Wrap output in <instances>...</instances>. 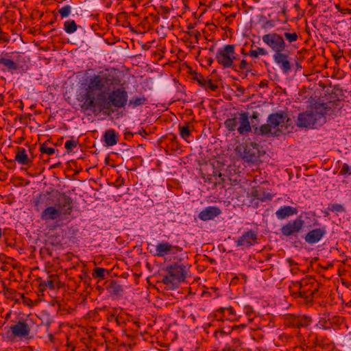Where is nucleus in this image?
Masks as SVG:
<instances>
[{
    "mask_svg": "<svg viewBox=\"0 0 351 351\" xmlns=\"http://www.w3.org/2000/svg\"><path fill=\"white\" fill-rule=\"evenodd\" d=\"M106 289L110 295L117 299L121 298L123 293V286L115 280L106 282Z\"/></svg>",
    "mask_w": 351,
    "mask_h": 351,
    "instance_id": "20",
    "label": "nucleus"
},
{
    "mask_svg": "<svg viewBox=\"0 0 351 351\" xmlns=\"http://www.w3.org/2000/svg\"><path fill=\"white\" fill-rule=\"evenodd\" d=\"M258 240V233L253 230H249L243 233L236 241L238 247L249 248L254 245Z\"/></svg>",
    "mask_w": 351,
    "mask_h": 351,
    "instance_id": "13",
    "label": "nucleus"
},
{
    "mask_svg": "<svg viewBox=\"0 0 351 351\" xmlns=\"http://www.w3.org/2000/svg\"><path fill=\"white\" fill-rule=\"evenodd\" d=\"M39 287L40 291L45 290L47 287L53 290L55 289L54 280L52 279L47 280H40L39 283Z\"/></svg>",
    "mask_w": 351,
    "mask_h": 351,
    "instance_id": "39",
    "label": "nucleus"
},
{
    "mask_svg": "<svg viewBox=\"0 0 351 351\" xmlns=\"http://www.w3.org/2000/svg\"><path fill=\"white\" fill-rule=\"evenodd\" d=\"M247 197H251L249 206L258 207V201L265 202L267 199L271 200L272 195L267 193L265 189L261 186L253 187L250 193H247Z\"/></svg>",
    "mask_w": 351,
    "mask_h": 351,
    "instance_id": "11",
    "label": "nucleus"
},
{
    "mask_svg": "<svg viewBox=\"0 0 351 351\" xmlns=\"http://www.w3.org/2000/svg\"><path fill=\"white\" fill-rule=\"evenodd\" d=\"M71 12V7L69 5H64L58 10L62 18L69 16Z\"/></svg>",
    "mask_w": 351,
    "mask_h": 351,
    "instance_id": "46",
    "label": "nucleus"
},
{
    "mask_svg": "<svg viewBox=\"0 0 351 351\" xmlns=\"http://www.w3.org/2000/svg\"><path fill=\"white\" fill-rule=\"evenodd\" d=\"M78 143V140H68L64 143V147L68 152H71L74 148L77 147Z\"/></svg>",
    "mask_w": 351,
    "mask_h": 351,
    "instance_id": "42",
    "label": "nucleus"
},
{
    "mask_svg": "<svg viewBox=\"0 0 351 351\" xmlns=\"http://www.w3.org/2000/svg\"><path fill=\"white\" fill-rule=\"evenodd\" d=\"M14 161L17 162L19 165L28 167L32 165V158H29L25 149L21 147H16Z\"/></svg>",
    "mask_w": 351,
    "mask_h": 351,
    "instance_id": "21",
    "label": "nucleus"
},
{
    "mask_svg": "<svg viewBox=\"0 0 351 351\" xmlns=\"http://www.w3.org/2000/svg\"><path fill=\"white\" fill-rule=\"evenodd\" d=\"M343 106V101L339 99V101L332 100V103L330 104V115L332 114L335 116L340 115L341 114V109Z\"/></svg>",
    "mask_w": 351,
    "mask_h": 351,
    "instance_id": "31",
    "label": "nucleus"
},
{
    "mask_svg": "<svg viewBox=\"0 0 351 351\" xmlns=\"http://www.w3.org/2000/svg\"><path fill=\"white\" fill-rule=\"evenodd\" d=\"M287 320L289 322V324L293 326L298 328V324H299V315H287Z\"/></svg>",
    "mask_w": 351,
    "mask_h": 351,
    "instance_id": "44",
    "label": "nucleus"
},
{
    "mask_svg": "<svg viewBox=\"0 0 351 351\" xmlns=\"http://www.w3.org/2000/svg\"><path fill=\"white\" fill-rule=\"evenodd\" d=\"M344 95L343 90L339 87V85H334L332 92L330 93V104L332 103V100L343 101Z\"/></svg>",
    "mask_w": 351,
    "mask_h": 351,
    "instance_id": "30",
    "label": "nucleus"
},
{
    "mask_svg": "<svg viewBox=\"0 0 351 351\" xmlns=\"http://www.w3.org/2000/svg\"><path fill=\"white\" fill-rule=\"evenodd\" d=\"M239 117L234 115V117L229 118L226 119L224 122V125L226 129L230 132L237 130L238 125H239Z\"/></svg>",
    "mask_w": 351,
    "mask_h": 351,
    "instance_id": "32",
    "label": "nucleus"
},
{
    "mask_svg": "<svg viewBox=\"0 0 351 351\" xmlns=\"http://www.w3.org/2000/svg\"><path fill=\"white\" fill-rule=\"evenodd\" d=\"M187 34L190 36L195 37V43H198L199 38L201 36V34L199 31L194 30V31L189 32H187Z\"/></svg>",
    "mask_w": 351,
    "mask_h": 351,
    "instance_id": "54",
    "label": "nucleus"
},
{
    "mask_svg": "<svg viewBox=\"0 0 351 351\" xmlns=\"http://www.w3.org/2000/svg\"><path fill=\"white\" fill-rule=\"evenodd\" d=\"M221 213L220 208L215 206H209L203 209L198 215L199 219L204 221L213 220Z\"/></svg>",
    "mask_w": 351,
    "mask_h": 351,
    "instance_id": "17",
    "label": "nucleus"
},
{
    "mask_svg": "<svg viewBox=\"0 0 351 351\" xmlns=\"http://www.w3.org/2000/svg\"><path fill=\"white\" fill-rule=\"evenodd\" d=\"M297 213L298 210L296 208L291 206H283L280 207L276 212V215L278 219H285Z\"/></svg>",
    "mask_w": 351,
    "mask_h": 351,
    "instance_id": "25",
    "label": "nucleus"
},
{
    "mask_svg": "<svg viewBox=\"0 0 351 351\" xmlns=\"http://www.w3.org/2000/svg\"><path fill=\"white\" fill-rule=\"evenodd\" d=\"M327 110L326 104L316 102L314 105L309 106L305 112L298 114L296 125L302 128L320 126L326 122Z\"/></svg>",
    "mask_w": 351,
    "mask_h": 351,
    "instance_id": "3",
    "label": "nucleus"
},
{
    "mask_svg": "<svg viewBox=\"0 0 351 351\" xmlns=\"http://www.w3.org/2000/svg\"><path fill=\"white\" fill-rule=\"evenodd\" d=\"M284 37L290 43L296 41L298 38V36L296 32H285Z\"/></svg>",
    "mask_w": 351,
    "mask_h": 351,
    "instance_id": "47",
    "label": "nucleus"
},
{
    "mask_svg": "<svg viewBox=\"0 0 351 351\" xmlns=\"http://www.w3.org/2000/svg\"><path fill=\"white\" fill-rule=\"evenodd\" d=\"M273 125L270 123L267 124H263L259 128L253 125L254 132L256 134L265 136L271 132V128Z\"/></svg>",
    "mask_w": 351,
    "mask_h": 351,
    "instance_id": "29",
    "label": "nucleus"
},
{
    "mask_svg": "<svg viewBox=\"0 0 351 351\" xmlns=\"http://www.w3.org/2000/svg\"><path fill=\"white\" fill-rule=\"evenodd\" d=\"M299 324L298 328L307 326L311 322L310 317L305 315H299Z\"/></svg>",
    "mask_w": 351,
    "mask_h": 351,
    "instance_id": "41",
    "label": "nucleus"
},
{
    "mask_svg": "<svg viewBox=\"0 0 351 351\" xmlns=\"http://www.w3.org/2000/svg\"><path fill=\"white\" fill-rule=\"evenodd\" d=\"M215 317L219 320H234L237 319L235 310L231 306L220 307L216 311Z\"/></svg>",
    "mask_w": 351,
    "mask_h": 351,
    "instance_id": "19",
    "label": "nucleus"
},
{
    "mask_svg": "<svg viewBox=\"0 0 351 351\" xmlns=\"http://www.w3.org/2000/svg\"><path fill=\"white\" fill-rule=\"evenodd\" d=\"M263 152L261 150L258 143L251 142L246 143L243 150V158L247 161L255 162L259 158Z\"/></svg>",
    "mask_w": 351,
    "mask_h": 351,
    "instance_id": "12",
    "label": "nucleus"
},
{
    "mask_svg": "<svg viewBox=\"0 0 351 351\" xmlns=\"http://www.w3.org/2000/svg\"><path fill=\"white\" fill-rule=\"evenodd\" d=\"M259 113L256 111H254L252 113V115L251 116V120H252V126L253 127V125L255 126H257L258 124L259 120H258Z\"/></svg>",
    "mask_w": 351,
    "mask_h": 351,
    "instance_id": "50",
    "label": "nucleus"
},
{
    "mask_svg": "<svg viewBox=\"0 0 351 351\" xmlns=\"http://www.w3.org/2000/svg\"><path fill=\"white\" fill-rule=\"evenodd\" d=\"M78 25L76 24L74 20H67L64 23V30L67 34H73L77 31Z\"/></svg>",
    "mask_w": 351,
    "mask_h": 351,
    "instance_id": "33",
    "label": "nucleus"
},
{
    "mask_svg": "<svg viewBox=\"0 0 351 351\" xmlns=\"http://www.w3.org/2000/svg\"><path fill=\"white\" fill-rule=\"evenodd\" d=\"M107 319L108 322H112L114 320V317L112 316V315H110V313H108L107 315Z\"/></svg>",
    "mask_w": 351,
    "mask_h": 351,
    "instance_id": "61",
    "label": "nucleus"
},
{
    "mask_svg": "<svg viewBox=\"0 0 351 351\" xmlns=\"http://www.w3.org/2000/svg\"><path fill=\"white\" fill-rule=\"evenodd\" d=\"M267 122L273 125V128L276 129L274 136H278L279 133H289L294 127L293 120L283 110L270 114Z\"/></svg>",
    "mask_w": 351,
    "mask_h": 351,
    "instance_id": "4",
    "label": "nucleus"
},
{
    "mask_svg": "<svg viewBox=\"0 0 351 351\" xmlns=\"http://www.w3.org/2000/svg\"><path fill=\"white\" fill-rule=\"evenodd\" d=\"M304 226V221L301 217L294 220H290L280 228V232L287 237H297Z\"/></svg>",
    "mask_w": 351,
    "mask_h": 351,
    "instance_id": "8",
    "label": "nucleus"
},
{
    "mask_svg": "<svg viewBox=\"0 0 351 351\" xmlns=\"http://www.w3.org/2000/svg\"><path fill=\"white\" fill-rule=\"evenodd\" d=\"M267 85H268V82L267 80H263L260 82L259 87L263 88V87L267 86Z\"/></svg>",
    "mask_w": 351,
    "mask_h": 351,
    "instance_id": "59",
    "label": "nucleus"
},
{
    "mask_svg": "<svg viewBox=\"0 0 351 351\" xmlns=\"http://www.w3.org/2000/svg\"><path fill=\"white\" fill-rule=\"evenodd\" d=\"M334 71L332 75L330 76V77L335 78V79H342L344 76V71L339 68L334 67Z\"/></svg>",
    "mask_w": 351,
    "mask_h": 351,
    "instance_id": "48",
    "label": "nucleus"
},
{
    "mask_svg": "<svg viewBox=\"0 0 351 351\" xmlns=\"http://www.w3.org/2000/svg\"><path fill=\"white\" fill-rule=\"evenodd\" d=\"M339 173L343 176H350L351 175V167L348 164L344 163L340 170Z\"/></svg>",
    "mask_w": 351,
    "mask_h": 351,
    "instance_id": "49",
    "label": "nucleus"
},
{
    "mask_svg": "<svg viewBox=\"0 0 351 351\" xmlns=\"http://www.w3.org/2000/svg\"><path fill=\"white\" fill-rule=\"evenodd\" d=\"M189 267L186 265L173 263L165 269L167 274L163 276L162 282L165 285H178L184 282Z\"/></svg>",
    "mask_w": 351,
    "mask_h": 351,
    "instance_id": "5",
    "label": "nucleus"
},
{
    "mask_svg": "<svg viewBox=\"0 0 351 351\" xmlns=\"http://www.w3.org/2000/svg\"><path fill=\"white\" fill-rule=\"evenodd\" d=\"M86 83L82 84L77 92L76 99L84 111L95 112L110 111L125 107L128 102V94L125 88H117L107 93L104 89L119 86L120 78L110 72L99 71L88 78Z\"/></svg>",
    "mask_w": 351,
    "mask_h": 351,
    "instance_id": "1",
    "label": "nucleus"
},
{
    "mask_svg": "<svg viewBox=\"0 0 351 351\" xmlns=\"http://www.w3.org/2000/svg\"><path fill=\"white\" fill-rule=\"evenodd\" d=\"M267 53V51L265 48L258 47L256 49H251L249 52V56L258 58L259 55L266 56Z\"/></svg>",
    "mask_w": 351,
    "mask_h": 351,
    "instance_id": "38",
    "label": "nucleus"
},
{
    "mask_svg": "<svg viewBox=\"0 0 351 351\" xmlns=\"http://www.w3.org/2000/svg\"><path fill=\"white\" fill-rule=\"evenodd\" d=\"M269 26H273L271 21H267L265 24L263 25V27L266 28Z\"/></svg>",
    "mask_w": 351,
    "mask_h": 351,
    "instance_id": "60",
    "label": "nucleus"
},
{
    "mask_svg": "<svg viewBox=\"0 0 351 351\" xmlns=\"http://www.w3.org/2000/svg\"><path fill=\"white\" fill-rule=\"evenodd\" d=\"M193 80L197 82L198 84L203 88H209L213 91H215L218 88V86L214 84L212 80L208 79L199 73H195Z\"/></svg>",
    "mask_w": 351,
    "mask_h": 351,
    "instance_id": "23",
    "label": "nucleus"
},
{
    "mask_svg": "<svg viewBox=\"0 0 351 351\" xmlns=\"http://www.w3.org/2000/svg\"><path fill=\"white\" fill-rule=\"evenodd\" d=\"M141 135H147V132H146L145 130L143 129L139 131L138 132Z\"/></svg>",
    "mask_w": 351,
    "mask_h": 351,
    "instance_id": "64",
    "label": "nucleus"
},
{
    "mask_svg": "<svg viewBox=\"0 0 351 351\" xmlns=\"http://www.w3.org/2000/svg\"><path fill=\"white\" fill-rule=\"evenodd\" d=\"M326 234V231L321 228L311 230L304 237L305 241L310 244L317 243Z\"/></svg>",
    "mask_w": 351,
    "mask_h": 351,
    "instance_id": "24",
    "label": "nucleus"
},
{
    "mask_svg": "<svg viewBox=\"0 0 351 351\" xmlns=\"http://www.w3.org/2000/svg\"><path fill=\"white\" fill-rule=\"evenodd\" d=\"M188 124L189 123H186L184 125H179L180 135L184 140H187L191 136V132Z\"/></svg>",
    "mask_w": 351,
    "mask_h": 351,
    "instance_id": "37",
    "label": "nucleus"
},
{
    "mask_svg": "<svg viewBox=\"0 0 351 351\" xmlns=\"http://www.w3.org/2000/svg\"><path fill=\"white\" fill-rule=\"evenodd\" d=\"M222 175L221 173L213 172V174L208 175L205 179V182L213 184L216 186L217 184L220 183L219 180L221 182H223V178H222Z\"/></svg>",
    "mask_w": 351,
    "mask_h": 351,
    "instance_id": "34",
    "label": "nucleus"
},
{
    "mask_svg": "<svg viewBox=\"0 0 351 351\" xmlns=\"http://www.w3.org/2000/svg\"><path fill=\"white\" fill-rule=\"evenodd\" d=\"M88 275H87V274H86V272H84L83 274H82V275L80 276V278H81L82 280H84V281L86 280V278H88Z\"/></svg>",
    "mask_w": 351,
    "mask_h": 351,
    "instance_id": "62",
    "label": "nucleus"
},
{
    "mask_svg": "<svg viewBox=\"0 0 351 351\" xmlns=\"http://www.w3.org/2000/svg\"><path fill=\"white\" fill-rule=\"evenodd\" d=\"M329 321V313L326 311H324L322 316L319 317V320L317 324V326L323 329H328L329 326H328V322Z\"/></svg>",
    "mask_w": 351,
    "mask_h": 351,
    "instance_id": "35",
    "label": "nucleus"
},
{
    "mask_svg": "<svg viewBox=\"0 0 351 351\" xmlns=\"http://www.w3.org/2000/svg\"><path fill=\"white\" fill-rule=\"evenodd\" d=\"M134 134L130 131H125L124 133V137L126 140H130L132 138Z\"/></svg>",
    "mask_w": 351,
    "mask_h": 351,
    "instance_id": "56",
    "label": "nucleus"
},
{
    "mask_svg": "<svg viewBox=\"0 0 351 351\" xmlns=\"http://www.w3.org/2000/svg\"><path fill=\"white\" fill-rule=\"evenodd\" d=\"M40 152L41 154H47V155H53L55 153V149L47 147V143H43L40 145Z\"/></svg>",
    "mask_w": 351,
    "mask_h": 351,
    "instance_id": "43",
    "label": "nucleus"
},
{
    "mask_svg": "<svg viewBox=\"0 0 351 351\" xmlns=\"http://www.w3.org/2000/svg\"><path fill=\"white\" fill-rule=\"evenodd\" d=\"M122 311V309H119V308H113L112 309V311H109L108 313H110V315H112V316H114V318H115V317H116L119 314V313H118V311Z\"/></svg>",
    "mask_w": 351,
    "mask_h": 351,
    "instance_id": "55",
    "label": "nucleus"
},
{
    "mask_svg": "<svg viewBox=\"0 0 351 351\" xmlns=\"http://www.w3.org/2000/svg\"><path fill=\"white\" fill-rule=\"evenodd\" d=\"M330 210L332 211H336V212H339V213L345 211V208H344L343 206L341 204H332V207L330 208Z\"/></svg>",
    "mask_w": 351,
    "mask_h": 351,
    "instance_id": "52",
    "label": "nucleus"
},
{
    "mask_svg": "<svg viewBox=\"0 0 351 351\" xmlns=\"http://www.w3.org/2000/svg\"><path fill=\"white\" fill-rule=\"evenodd\" d=\"M13 337L27 339L29 336L31 328L25 320L19 321L10 326Z\"/></svg>",
    "mask_w": 351,
    "mask_h": 351,
    "instance_id": "14",
    "label": "nucleus"
},
{
    "mask_svg": "<svg viewBox=\"0 0 351 351\" xmlns=\"http://www.w3.org/2000/svg\"><path fill=\"white\" fill-rule=\"evenodd\" d=\"M235 69H232L235 72H242L245 74V77L247 76L249 72H252V64L247 62L245 59L241 60L239 64L234 62Z\"/></svg>",
    "mask_w": 351,
    "mask_h": 351,
    "instance_id": "27",
    "label": "nucleus"
},
{
    "mask_svg": "<svg viewBox=\"0 0 351 351\" xmlns=\"http://www.w3.org/2000/svg\"><path fill=\"white\" fill-rule=\"evenodd\" d=\"M103 138L105 145L107 147H111L118 143L119 135L114 130L109 129L105 131L103 135Z\"/></svg>",
    "mask_w": 351,
    "mask_h": 351,
    "instance_id": "22",
    "label": "nucleus"
},
{
    "mask_svg": "<svg viewBox=\"0 0 351 351\" xmlns=\"http://www.w3.org/2000/svg\"><path fill=\"white\" fill-rule=\"evenodd\" d=\"M19 67V64L14 60L10 58L8 53H5L3 56L0 55V71L7 70L13 73Z\"/></svg>",
    "mask_w": 351,
    "mask_h": 351,
    "instance_id": "18",
    "label": "nucleus"
},
{
    "mask_svg": "<svg viewBox=\"0 0 351 351\" xmlns=\"http://www.w3.org/2000/svg\"><path fill=\"white\" fill-rule=\"evenodd\" d=\"M238 121L237 132L239 134L245 135L251 132L252 126L249 121L248 112H243L240 113Z\"/></svg>",
    "mask_w": 351,
    "mask_h": 351,
    "instance_id": "16",
    "label": "nucleus"
},
{
    "mask_svg": "<svg viewBox=\"0 0 351 351\" xmlns=\"http://www.w3.org/2000/svg\"><path fill=\"white\" fill-rule=\"evenodd\" d=\"M262 39L263 43L270 47L274 53L283 52L287 47L284 37L277 33L265 34Z\"/></svg>",
    "mask_w": 351,
    "mask_h": 351,
    "instance_id": "7",
    "label": "nucleus"
},
{
    "mask_svg": "<svg viewBox=\"0 0 351 351\" xmlns=\"http://www.w3.org/2000/svg\"><path fill=\"white\" fill-rule=\"evenodd\" d=\"M235 45H226L218 49L215 58L221 66L224 69H235L234 60H237L235 52Z\"/></svg>",
    "mask_w": 351,
    "mask_h": 351,
    "instance_id": "6",
    "label": "nucleus"
},
{
    "mask_svg": "<svg viewBox=\"0 0 351 351\" xmlns=\"http://www.w3.org/2000/svg\"><path fill=\"white\" fill-rule=\"evenodd\" d=\"M273 59L284 74H289L290 73L292 65L289 61V56L287 53L283 52L274 53Z\"/></svg>",
    "mask_w": 351,
    "mask_h": 351,
    "instance_id": "15",
    "label": "nucleus"
},
{
    "mask_svg": "<svg viewBox=\"0 0 351 351\" xmlns=\"http://www.w3.org/2000/svg\"><path fill=\"white\" fill-rule=\"evenodd\" d=\"M286 261L289 263V266H293L296 265L295 262L291 258H287Z\"/></svg>",
    "mask_w": 351,
    "mask_h": 351,
    "instance_id": "58",
    "label": "nucleus"
},
{
    "mask_svg": "<svg viewBox=\"0 0 351 351\" xmlns=\"http://www.w3.org/2000/svg\"><path fill=\"white\" fill-rule=\"evenodd\" d=\"M108 274L109 271L107 269L102 267H95L93 273V278H98L103 280L105 279Z\"/></svg>",
    "mask_w": 351,
    "mask_h": 351,
    "instance_id": "36",
    "label": "nucleus"
},
{
    "mask_svg": "<svg viewBox=\"0 0 351 351\" xmlns=\"http://www.w3.org/2000/svg\"><path fill=\"white\" fill-rule=\"evenodd\" d=\"M182 250V248L178 245L162 241L155 246L154 251L150 250V253L155 256L164 257L172 253L181 252Z\"/></svg>",
    "mask_w": 351,
    "mask_h": 351,
    "instance_id": "9",
    "label": "nucleus"
},
{
    "mask_svg": "<svg viewBox=\"0 0 351 351\" xmlns=\"http://www.w3.org/2000/svg\"><path fill=\"white\" fill-rule=\"evenodd\" d=\"M343 322V317L335 315L333 316L332 319H330V328H333L334 329L337 328Z\"/></svg>",
    "mask_w": 351,
    "mask_h": 351,
    "instance_id": "40",
    "label": "nucleus"
},
{
    "mask_svg": "<svg viewBox=\"0 0 351 351\" xmlns=\"http://www.w3.org/2000/svg\"><path fill=\"white\" fill-rule=\"evenodd\" d=\"M295 287H298V293L300 297L304 298L306 302L313 301L315 295L319 292L320 288L311 289L306 280H302L295 283Z\"/></svg>",
    "mask_w": 351,
    "mask_h": 351,
    "instance_id": "10",
    "label": "nucleus"
},
{
    "mask_svg": "<svg viewBox=\"0 0 351 351\" xmlns=\"http://www.w3.org/2000/svg\"><path fill=\"white\" fill-rule=\"evenodd\" d=\"M234 326L232 327V329L228 328L225 330L224 328L221 329L220 330H217L214 332V336L217 337V334L219 333L221 336L224 335H228L230 333L232 329H234Z\"/></svg>",
    "mask_w": 351,
    "mask_h": 351,
    "instance_id": "53",
    "label": "nucleus"
},
{
    "mask_svg": "<svg viewBox=\"0 0 351 351\" xmlns=\"http://www.w3.org/2000/svg\"><path fill=\"white\" fill-rule=\"evenodd\" d=\"M61 198L58 199L56 206H50L52 201L50 193L40 194L35 201V207L39 211L43 206L46 208L42 211L40 218L43 221L56 220L64 215H70L73 212V199L64 193H60Z\"/></svg>",
    "mask_w": 351,
    "mask_h": 351,
    "instance_id": "2",
    "label": "nucleus"
},
{
    "mask_svg": "<svg viewBox=\"0 0 351 351\" xmlns=\"http://www.w3.org/2000/svg\"><path fill=\"white\" fill-rule=\"evenodd\" d=\"M114 321L119 326H122L125 324V320L123 314L120 313L114 318Z\"/></svg>",
    "mask_w": 351,
    "mask_h": 351,
    "instance_id": "51",
    "label": "nucleus"
},
{
    "mask_svg": "<svg viewBox=\"0 0 351 351\" xmlns=\"http://www.w3.org/2000/svg\"><path fill=\"white\" fill-rule=\"evenodd\" d=\"M330 51H331L330 52L332 54V56L335 58V64L339 65L340 64L341 60L342 59H344V57H343V52L342 51H339V52L335 53L333 51V47L331 45H330Z\"/></svg>",
    "mask_w": 351,
    "mask_h": 351,
    "instance_id": "45",
    "label": "nucleus"
},
{
    "mask_svg": "<svg viewBox=\"0 0 351 351\" xmlns=\"http://www.w3.org/2000/svg\"><path fill=\"white\" fill-rule=\"evenodd\" d=\"M245 310H246V314L247 316L250 317L251 315L254 313V311L252 309V308L250 306H247L245 307Z\"/></svg>",
    "mask_w": 351,
    "mask_h": 351,
    "instance_id": "57",
    "label": "nucleus"
},
{
    "mask_svg": "<svg viewBox=\"0 0 351 351\" xmlns=\"http://www.w3.org/2000/svg\"><path fill=\"white\" fill-rule=\"evenodd\" d=\"M243 343L239 338H234L230 343H226L222 349V351H237L241 348Z\"/></svg>",
    "mask_w": 351,
    "mask_h": 351,
    "instance_id": "28",
    "label": "nucleus"
},
{
    "mask_svg": "<svg viewBox=\"0 0 351 351\" xmlns=\"http://www.w3.org/2000/svg\"><path fill=\"white\" fill-rule=\"evenodd\" d=\"M148 104V99L143 94H140L138 96H133L128 102V105L132 109L138 106H144Z\"/></svg>",
    "mask_w": 351,
    "mask_h": 351,
    "instance_id": "26",
    "label": "nucleus"
},
{
    "mask_svg": "<svg viewBox=\"0 0 351 351\" xmlns=\"http://www.w3.org/2000/svg\"><path fill=\"white\" fill-rule=\"evenodd\" d=\"M241 53L243 54L244 56H249V53L245 52V49L243 47L241 49Z\"/></svg>",
    "mask_w": 351,
    "mask_h": 351,
    "instance_id": "63",
    "label": "nucleus"
}]
</instances>
